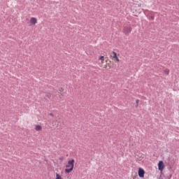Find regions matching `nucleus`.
I'll list each match as a JSON object with an SVG mask.
<instances>
[{
    "label": "nucleus",
    "mask_w": 179,
    "mask_h": 179,
    "mask_svg": "<svg viewBox=\"0 0 179 179\" xmlns=\"http://www.w3.org/2000/svg\"><path fill=\"white\" fill-rule=\"evenodd\" d=\"M74 164H75V159H71L68 162L67 164L66 165V167H70V169H66L65 171L68 173H71V171H73V167H74Z\"/></svg>",
    "instance_id": "1"
},
{
    "label": "nucleus",
    "mask_w": 179,
    "mask_h": 179,
    "mask_svg": "<svg viewBox=\"0 0 179 179\" xmlns=\"http://www.w3.org/2000/svg\"><path fill=\"white\" fill-rule=\"evenodd\" d=\"M131 31H132V27H124L123 29V33L126 36L131 34Z\"/></svg>",
    "instance_id": "2"
},
{
    "label": "nucleus",
    "mask_w": 179,
    "mask_h": 179,
    "mask_svg": "<svg viewBox=\"0 0 179 179\" xmlns=\"http://www.w3.org/2000/svg\"><path fill=\"white\" fill-rule=\"evenodd\" d=\"M164 169V163L163 161H159L158 163V170L162 171Z\"/></svg>",
    "instance_id": "3"
},
{
    "label": "nucleus",
    "mask_w": 179,
    "mask_h": 179,
    "mask_svg": "<svg viewBox=\"0 0 179 179\" xmlns=\"http://www.w3.org/2000/svg\"><path fill=\"white\" fill-rule=\"evenodd\" d=\"M138 177H140V178H143V177H145V170L141 168L138 169Z\"/></svg>",
    "instance_id": "4"
},
{
    "label": "nucleus",
    "mask_w": 179,
    "mask_h": 179,
    "mask_svg": "<svg viewBox=\"0 0 179 179\" xmlns=\"http://www.w3.org/2000/svg\"><path fill=\"white\" fill-rule=\"evenodd\" d=\"M37 23V18L36 17H31L30 19V24L32 25V26H34V24H36Z\"/></svg>",
    "instance_id": "5"
},
{
    "label": "nucleus",
    "mask_w": 179,
    "mask_h": 179,
    "mask_svg": "<svg viewBox=\"0 0 179 179\" xmlns=\"http://www.w3.org/2000/svg\"><path fill=\"white\" fill-rule=\"evenodd\" d=\"M113 58H115V59H116V61H117V62H120V59L118 58V57L117 56V52H113Z\"/></svg>",
    "instance_id": "6"
},
{
    "label": "nucleus",
    "mask_w": 179,
    "mask_h": 179,
    "mask_svg": "<svg viewBox=\"0 0 179 179\" xmlns=\"http://www.w3.org/2000/svg\"><path fill=\"white\" fill-rule=\"evenodd\" d=\"M148 19H149L150 20H155V15H154L153 14H150V15H148Z\"/></svg>",
    "instance_id": "7"
},
{
    "label": "nucleus",
    "mask_w": 179,
    "mask_h": 179,
    "mask_svg": "<svg viewBox=\"0 0 179 179\" xmlns=\"http://www.w3.org/2000/svg\"><path fill=\"white\" fill-rule=\"evenodd\" d=\"M41 129H42V127H41V126H40V125H36V126L35 127L36 131H41Z\"/></svg>",
    "instance_id": "8"
},
{
    "label": "nucleus",
    "mask_w": 179,
    "mask_h": 179,
    "mask_svg": "<svg viewBox=\"0 0 179 179\" xmlns=\"http://www.w3.org/2000/svg\"><path fill=\"white\" fill-rule=\"evenodd\" d=\"M56 179H62V178L59 173H56Z\"/></svg>",
    "instance_id": "9"
},
{
    "label": "nucleus",
    "mask_w": 179,
    "mask_h": 179,
    "mask_svg": "<svg viewBox=\"0 0 179 179\" xmlns=\"http://www.w3.org/2000/svg\"><path fill=\"white\" fill-rule=\"evenodd\" d=\"M164 73H165V75H169V70H164Z\"/></svg>",
    "instance_id": "10"
},
{
    "label": "nucleus",
    "mask_w": 179,
    "mask_h": 179,
    "mask_svg": "<svg viewBox=\"0 0 179 179\" xmlns=\"http://www.w3.org/2000/svg\"><path fill=\"white\" fill-rule=\"evenodd\" d=\"M59 91L60 92V93H62L64 92V88L63 87L59 88Z\"/></svg>",
    "instance_id": "11"
},
{
    "label": "nucleus",
    "mask_w": 179,
    "mask_h": 179,
    "mask_svg": "<svg viewBox=\"0 0 179 179\" xmlns=\"http://www.w3.org/2000/svg\"><path fill=\"white\" fill-rule=\"evenodd\" d=\"M99 59H100L101 61H104V56H101V57H99Z\"/></svg>",
    "instance_id": "12"
},
{
    "label": "nucleus",
    "mask_w": 179,
    "mask_h": 179,
    "mask_svg": "<svg viewBox=\"0 0 179 179\" xmlns=\"http://www.w3.org/2000/svg\"><path fill=\"white\" fill-rule=\"evenodd\" d=\"M136 107H138V106L139 105V100L136 99Z\"/></svg>",
    "instance_id": "13"
},
{
    "label": "nucleus",
    "mask_w": 179,
    "mask_h": 179,
    "mask_svg": "<svg viewBox=\"0 0 179 179\" xmlns=\"http://www.w3.org/2000/svg\"><path fill=\"white\" fill-rule=\"evenodd\" d=\"M49 115H51V117H54V114H52V113H49Z\"/></svg>",
    "instance_id": "14"
},
{
    "label": "nucleus",
    "mask_w": 179,
    "mask_h": 179,
    "mask_svg": "<svg viewBox=\"0 0 179 179\" xmlns=\"http://www.w3.org/2000/svg\"><path fill=\"white\" fill-rule=\"evenodd\" d=\"M46 97H48V99H50L51 95H47Z\"/></svg>",
    "instance_id": "15"
}]
</instances>
